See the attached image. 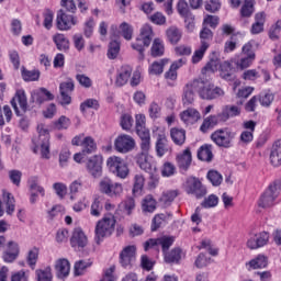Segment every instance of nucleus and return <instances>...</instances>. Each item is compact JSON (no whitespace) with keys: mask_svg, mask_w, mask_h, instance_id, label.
I'll return each mask as SVG.
<instances>
[{"mask_svg":"<svg viewBox=\"0 0 281 281\" xmlns=\"http://www.w3.org/2000/svg\"><path fill=\"white\" fill-rule=\"evenodd\" d=\"M240 106L238 105H224L221 113L210 115L209 117L204 119L202 125L200 126V131L202 133H207L210 128H214V126H218V124H224V122H227V120L232 117H238V115H240Z\"/></svg>","mask_w":281,"mask_h":281,"instance_id":"obj_1","label":"nucleus"},{"mask_svg":"<svg viewBox=\"0 0 281 281\" xmlns=\"http://www.w3.org/2000/svg\"><path fill=\"white\" fill-rule=\"evenodd\" d=\"M61 5L65 10L60 9L57 13L56 25L57 30L61 32H66L67 30H71L74 25L78 24V18L74 16L76 14V2L74 0H61ZM70 12L71 14L67 13Z\"/></svg>","mask_w":281,"mask_h":281,"instance_id":"obj_2","label":"nucleus"},{"mask_svg":"<svg viewBox=\"0 0 281 281\" xmlns=\"http://www.w3.org/2000/svg\"><path fill=\"white\" fill-rule=\"evenodd\" d=\"M194 91H196L202 100H216L225 95L223 89L215 87L207 80L194 79L193 80Z\"/></svg>","mask_w":281,"mask_h":281,"instance_id":"obj_3","label":"nucleus"},{"mask_svg":"<svg viewBox=\"0 0 281 281\" xmlns=\"http://www.w3.org/2000/svg\"><path fill=\"white\" fill-rule=\"evenodd\" d=\"M115 216L113 214H108L98 221L94 229V240L97 245H100L102 240L109 238L115 232Z\"/></svg>","mask_w":281,"mask_h":281,"instance_id":"obj_4","label":"nucleus"},{"mask_svg":"<svg viewBox=\"0 0 281 281\" xmlns=\"http://www.w3.org/2000/svg\"><path fill=\"white\" fill-rule=\"evenodd\" d=\"M280 192L281 181L274 180L260 195L258 200V207H262V210H267V207H273L276 205V199L280 196Z\"/></svg>","mask_w":281,"mask_h":281,"instance_id":"obj_5","label":"nucleus"},{"mask_svg":"<svg viewBox=\"0 0 281 281\" xmlns=\"http://www.w3.org/2000/svg\"><path fill=\"white\" fill-rule=\"evenodd\" d=\"M154 36L155 33L153 32V26H150L149 24L143 25L139 35L131 45L132 49L138 52L140 56H144V52H146V47H150Z\"/></svg>","mask_w":281,"mask_h":281,"instance_id":"obj_6","label":"nucleus"},{"mask_svg":"<svg viewBox=\"0 0 281 281\" xmlns=\"http://www.w3.org/2000/svg\"><path fill=\"white\" fill-rule=\"evenodd\" d=\"M106 167L119 179H126L131 175L128 162L119 156H110L106 159Z\"/></svg>","mask_w":281,"mask_h":281,"instance_id":"obj_7","label":"nucleus"},{"mask_svg":"<svg viewBox=\"0 0 281 281\" xmlns=\"http://www.w3.org/2000/svg\"><path fill=\"white\" fill-rule=\"evenodd\" d=\"M212 142L220 148H232L234 146V139H236V132L229 128H220L212 133Z\"/></svg>","mask_w":281,"mask_h":281,"instance_id":"obj_8","label":"nucleus"},{"mask_svg":"<svg viewBox=\"0 0 281 281\" xmlns=\"http://www.w3.org/2000/svg\"><path fill=\"white\" fill-rule=\"evenodd\" d=\"M183 188L187 194H192L195 199H203L207 194V188L194 176L187 178Z\"/></svg>","mask_w":281,"mask_h":281,"instance_id":"obj_9","label":"nucleus"},{"mask_svg":"<svg viewBox=\"0 0 281 281\" xmlns=\"http://www.w3.org/2000/svg\"><path fill=\"white\" fill-rule=\"evenodd\" d=\"M137 260V246H125L119 255V263L123 269H133V265Z\"/></svg>","mask_w":281,"mask_h":281,"instance_id":"obj_10","label":"nucleus"},{"mask_svg":"<svg viewBox=\"0 0 281 281\" xmlns=\"http://www.w3.org/2000/svg\"><path fill=\"white\" fill-rule=\"evenodd\" d=\"M135 138L128 134H120L114 139V150L121 155H126L135 149Z\"/></svg>","mask_w":281,"mask_h":281,"instance_id":"obj_11","label":"nucleus"},{"mask_svg":"<svg viewBox=\"0 0 281 281\" xmlns=\"http://www.w3.org/2000/svg\"><path fill=\"white\" fill-rule=\"evenodd\" d=\"M99 190L101 194L113 198L120 196L124 192V187L122 183L113 182L110 178H103L99 183Z\"/></svg>","mask_w":281,"mask_h":281,"instance_id":"obj_12","label":"nucleus"},{"mask_svg":"<svg viewBox=\"0 0 281 281\" xmlns=\"http://www.w3.org/2000/svg\"><path fill=\"white\" fill-rule=\"evenodd\" d=\"M11 106L18 116L23 115V113H27V95L25 94V90H16L11 100Z\"/></svg>","mask_w":281,"mask_h":281,"instance_id":"obj_13","label":"nucleus"},{"mask_svg":"<svg viewBox=\"0 0 281 281\" xmlns=\"http://www.w3.org/2000/svg\"><path fill=\"white\" fill-rule=\"evenodd\" d=\"M161 247L162 254H166L170 249L171 245H175V237L172 236H162L159 238H150L144 244L145 251L153 249V247Z\"/></svg>","mask_w":281,"mask_h":281,"instance_id":"obj_14","label":"nucleus"},{"mask_svg":"<svg viewBox=\"0 0 281 281\" xmlns=\"http://www.w3.org/2000/svg\"><path fill=\"white\" fill-rule=\"evenodd\" d=\"M102 164H104L102 155L91 156L86 162V170L91 177L98 179L102 177Z\"/></svg>","mask_w":281,"mask_h":281,"instance_id":"obj_15","label":"nucleus"},{"mask_svg":"<svg viewBox=\"0 0 281 281\" xmlns=\"http://www.w3.org/2000/svg\"><path fill=\"white\" fill-rule=\"evenodd\" d=\"M135 162L140 170L147 172L148 175H153V172H157V162L150 157L149 154H138L135 156Z\"/></svg>","mask_w":281,"mask_h":281,"instance_id":"obj_16","label":"nucleus"},{"mask_svg":"<svg viewBox=\"0 0 281 281\" xmlns=\"http://www.w3.org/2000/svg\"><path fill=\"white\" fill-rule=\"evenodd\" d=\"M75 89L76 83L71 78H67L59 85V93L61 95L60 104L63 106L69 105V103L71 102V93H74Z\"/></svg>","mask_w":281,"mask_h":281,"instance_id":"obj_17","label":"nucleus"},{"mask_svg":"<svg viewBox=\"0 0 281 281\" xmlns=\"http://www.w3.org/2000/svg\"><path fill=\"white\" fill-rule=\"evenodd\" d=\"M271 238V234L267 231L259 232L255 234L254 237H250L247 240L248 249H260V247H266L269 245V239Z\"/></svg>","mask_w":281,"mask_h":281,"instance_id":"obj_18","label":"nucleus"},{"mask_svg":"<svg viewBox=\"0 0 281 281\" xmlns=\"http://www.w3.org/2000/svg\"><path fill=\"white\" fill-rule=\"evenodd\" d=\"M87 243H89V239L87 238L85 231L80 227L75 228L70 237V247H72V249H85Z\"/></svg>","mask_w":281,"mask_h":281,"instance_id":"obj_19","label":"nucleus"},{"mask_svg":"<svg viewBox=\"0 0 281 281\" xmlns=\"http://www.w3.org/2000/svg\"><path fill=\"white\" fill-rule=\"evenodd\" d=\"M156 156L161 158L167 153H172V147L168 144V137L165 133L157 134L155 143Z\"/></svg>","mask_w":281,"mask_h":281,"instance_id":"obj_20","label":"nucleus"},{"mask_svg":"<svg viewBox=\"0 0 281 281\" xmlns=\"http://www.w3.org/2000/svg\"><path fill=\"white\" fill-rule=\"evenodd\" d=\"M176 161L180 172H188L190 166H192V151L190 150V147H187L182 153L178 154Z\"/></svg>","mask_w":281,"mask_h":281,"instance_id":"obj_21","label":"nucleus"},{"mask_svg":"<svg viewBox=\"0 0 281 281\" xmlns=\"http://www.w3.org/2000/svg\"><path fill=\"white\" fill-rule=\"evenodd\" d=\"M133 76V67L123 65L116 70L115 86L124 87Z\"/></svg>","mask_w":281,"mask_h":281,"instance_id":"obj_22","label":"nucleus"},{"mask_svg":"<svg viewBox=\"0 0 281 281\" xmlns=\"http://www.w3.org/2000/svg\"><path fill=\"white\" fill-rule=\"evenodd\" d=\"M19 254H21L19 244L11 240L7 244V249L2 255V260H4V262H14V260L19 258Z\"/></svg>","mask_w":281,"mask_h":281,"instance_id":"obj_23","label":"nucleus"},{"mask_svg":"<svg viewBox=\"0 0 281 281\" xmlns=\"http://www.w3.org/2000/svg\"><path fill=\"white\" fill-rule=\"evenodd\" d=\"M270 164L274 168H280L281 166V138L273 142L270 148L269 155Z\"/></svg>","mask_w":281,"mask_h":281,"instance_id":"obj_24","label":"nucleus"},{"mask_svg":"<svg viewBox=\"0 0 281 281\" xmlns=\"http://www.w3.org/2000/svg\"><path fill=\"white\" fill-rule=\"evenodd\" d=\"M180 120H182L187 126H190L201 120V113L196 109L189 108L180 113Z\"/></svg>","mask_w":281,"mask_h":281,"instance_id":"obj_25","label":"nucleus"},{"mask_svg":"<svg viewBox=\"0 0 281 281\" xmlns=\"http://www.w3.org/2000/svg\"><path fill=\"white\" fill-rule=\"evenodd\" d=\"M265 23H267V14L265 12L256 13L255 22L250 27V34H262V32H265Z\"/></svg>","mask_w":281,"mask_h":281,"instance_id":"obj_26","label":"nucleus"},{"mask_svg":"<svg viewBox=\"0 0 281 281\" xmlns=\"http://www.w3.org/2000/svg\"><path fill=\"white\" fill-rule=\"evenodd\" d=\"M269 266V258L265 255H258L250 261L246 262V268L248 271L256 269H267Z\"/></svg>","mask_w":281,"mask_h":281,"instance_id":"obj_27","label":"nucleus"},{"mask_svg":"<svg viewBox=\"0 0 281 281\" xmlns=\"http://www.w3.org/2000/svg\"><path fill=\"white\" fill-rule=\"evenodd\" d=\"M55 270L57 278L63 280L69 276V271H71V263H69V260L66 258L58 259L55 263Z\"/></svg>","mask_w":281,"mask_h":281,"instance_id":"obj_28","label":"nucleus"},{"mask_svg":"<svg viewBox=\"0 0 281 281\" xmlns=\"http://www.w3.org/2000/svg\"><path fill=\"white\" fill-rule=\"evenodd\" d=\"M182 254L183 250L181 248L175 247L170 251L164 252V260L167 265H179Z\"/></svg>","mask_w":281,"mask_h":281,"instance_id":"obj_29","label":"nucleus"},{"mask_svg":"<svg viewBox=\"0 0 281 281\" xmlns=\"http://www.w3.org/2000/svg\"><path fill=\"white\" fill-rule=\"evenodd\" d=\"M186 63H188L186 58H180L173 61L170 65V68L168 69V71L165 72L166 80H172V81L177 80L178 78L177 71H179V69H181V67L186 65Z\"/></svg>","mask_w":281,"mask_h":281,"instance_id":"obj_30","label":"nucleus"},{"mask_svg":"<svg viewBox=\"0 0 281 281\" xmlns=\"http://www.w3.org/2000/svg\"><path fill=\"white\" fill-rule=\"evenodd\" d=\"M53 43H55L58 52H69L70 43L69 38L63 33H56L53 35Z\"/></svg>","mask_w":281,"mask_h":281,"instance_id":"obj_31","label":"nucleus"},{"mask_svg":"<svg viewBox=\"0 0 281 281\" xmlns=\"http://www.w3.org/2000/svg\"><path fill=\"white\" fill-rule=\"evenodd\" d=\"M170 63L169 58H162L160 60L154 61L149 67H148V74L149 76H161L164 74V68L166 65Z\"/></svg>","mask_w":281,"mask_h":281,"instance_id":"obj_32","label":"nucleus"},{"mask_svg":"<svg viewBox=\"0 0 281 281\" xmlns=\"http://www.w3.org/2000/svg\"><path fill=\"white\" fill-rule=\"evenodd\" d=\"M213 146L210 144H204L198 149V159L200 161H206L210 164L214 159V154L212 153Z\"/></svg>","mask_w":281,"mask_h":281,"instance_id":"obj_33","label":"nucleus"},{"mask_svg":"<svg viewBox=\"0 0 281 281\" xmlns=\"http://www.w3.org/2000/svg\"><path fill=\"white\" fill-rule=\"evenodd\" d=\"M150 54L153 58H161L166 54V45L164 40L156 37L151 44Z\"/></svg>","mask_w":281,"mask_h":281,"instance_id":"obj_34","label":"nucleus"},{"mask_svg":"<svg viewBox=\"0 0 281 281\" xmlns=\"http://www.w3.org/2000/svg\"><path fill=\"white\" fill-rule=\"evenodd\" d=\"M234 66H232V63L229 61H224L220 66V76L221 78H223V80H228L229 82H232V80L236 78L234 76Z\"/></svg>","mask_w":281,"mask_h":281,"instance_id":"obj_35","label":"nucleus"},{"mask_svg":"<svg viewBox=\"0 0 281 281\" xmlns=\"http://www.w3.org/2000/svg\"><path fill=\"white\" fill-rule=\"evenodd\" d=\"M256 0H244V4L240 8L239 14L241 19H250L256 12Z\"/></svg>","mask_w":281,"mask_h":281,"instance_id":"obj_36","label":"nucleus"},{"mask_svg":"<svg viewBox=\"0 0 281 281\" xmlns=\"http://www.w3.org/2000/svg\"><path fill=\"white\" fill-rule=\"evenodd\" d=\"M170 137L176 146H183L186 144V130L172 127L170 130Z\"/></svg>","mask_w":281,"mask_h":281,"instance_id":"obj_37","label":"nucleus"},{"mask_svg":"<svg viewBox=\"0 0 281 281\" xmlns=\"http://www.w3.org/2000/svg\"><path fill=\"white\" fill-rule=\"evenodd\" d=\"M166 36L171 45H177L183 38V32L177 26H171L166 31Z\"/></svg>","mask_w":281,"mask_h":281,"instance_id":"obj_38","label":"nucleus"},{"mask_svg":"<svg viewBox=\"0 0 281 281\" xmlns=\"http://www.w3.org/2000/svg\"><path fill=\"white\" fill-rule=\"evenodd\" d=\"M214 40V33L206 26H203L200 31V45L210 49L212 41Z\"/></svg>","mask_w":281,"mask_h":281,"instance_id":"obj_39","label":"nucleus"},{"mask_svg":"<svg viewBox=\"0 0 281 281\" xmlns=\"http://www.w3.org/2000/svg\"><path fill=\"white\" fill-rule=\"evenodd\" d=\"M81 150L86 155H93L95 150H98V144L95 143V139L91 136H86L82 139Z\"/></svg>","mask_w":281,"mask_h":281,"instance_id":"obj_40","label":"nucleus"},{"mask_svg":"<svg viewBox=\"0 0 281 281\" xmlns=\"http://www.w3.org/2000/svg\"><path fill=\"white\" fill-rule=\"evenodd\" d=\"M142 210L145 214H153L157 210V200L151 194L146 195L142 202Z\"/></svg>","mask_w":281,"mask_h":281,"instance_id":"obj_41","label":"nucleus"},{"mask_svg":"<svg viewBox=\"0 0 281 281\" xmlns=\"http://www.w3.org/2000/svg\"><path fill=\"white\" fill-rule=\"evenodd\" d=\"M194 81L191 83H187L184 89H183V95H182V102L183 104H186L187 106H189V104H193L194 102Z\"/></svg>","mask_w":281,"mask_h":281,"instance_id":"obj_42","label":"nucleus"},{"mask_svg":"<svg viewBox=\"0 0 281 281\" xmlns=\"http://www.w3.org/2000/svg\"><path fill=\"white\" fill-rule=\"evenodd\" d=\"M22 79L24 82H36L41 78V71L40 70H27L25 66H22L21 69Z\"/></svg>","mask_w":281,"mask_h":281,"instance_id":"obj_43","label":"nucleus"},{"mask_svg":"<svg viewBox=\"0 0 281 281\" xmlns=\"http://www.w3.org/2000/svg\"><path fill=\"white\" fill-rule=\"evenodd\" d=\"M144 183H146V178H144V175L138 173L134 177L132 190L134 196H142V192H144Z\"/></svg>","mask_w":281,"mask_h":281,"instance_id":"obj_44","label":"nucleus"},{"mask_svg":"<svg viewBox=\"0 0 281 281\" xmlns=\"http://www.w3.org/2000/svg\"><path fill=\"white\" fill-rule=\"evenodd\" d=\"M52 126L55 131H67L71 126V120L66 115H61L52 123Z\"/></svg>","mask_w":281,"mask_h":281,"instance_id":"obj_45","label":"nucleus"},{"mask_svg":"<svg viewBox=\"0 0 281 281\" xmlns=\"http://www.w3.org/2000/svg\"><path fill=\"white\" fill-rule=\"evenodd\" d=\"M2 201L5 205L7 214H9V215L14 214V207H15L14 195H12V193H10V192L3 191Z\"/></svg>","mask_w":281,"mask_h":281,"instance_id":"obj_46","label":"nucleus"},{"mask_svg":"<svg viewBox=\"0 0 281 281\" xmlns=\"http://www.w3.org/2000/svg\"><path fill=\"white\" fill-rule=\"evenodd\" d=\"M65 214V206L57 204L54 205L50 210L47 211V221H56V218H60Z\"/></svg>","mask_w":281,"mask_h":281,"instance_id":"obj_47","label":"nucleus"},{"mask_svg":"<svg viewBox=\"0 0 281 281\" xmlns=\"http://www.w3.org/2000/svg\"><path fill=\"white\" fill-rule=\"evenodd\" d=\"M93 265V261L91 259L88 260H79L75 263V276H83L85 271L89 269Z\"/></svg>","mask_w":281,"mask_h":281,"instance_id":"obj_48","label":"nucleus"},{"mask_svg":"<svg viewBox=\"0 0 281 281\" xmlns=\"http://www.w3.org/2000/svg\"><path fill=\"white\" fill-rule=\"evenodd\" d=\"M120 42L117 41H112L109 44V49H108V58L109 60H115V58H117V56H120Z\"/></svg>","mask_w":281,"mask_h":281,"instance_id":"obj_49","label":"nucleus"},{"mask_svg":"<svg viewBox=\"0 0 281 281\" xmlns=\"http://www.w3.org/2000/svg\"><path fill=\"white\" fill-rule=\"evenodd\" d=\"M102 210H104L102 200L100 198H94L90 209L91 216H95L97 218L100 217L102 215Z\"/></svg>","mask_w":281,"mask_h":281,"instance_id":"obj_50","label":"nucleus"},{"mask_svg":"<svg viewBox=\"0 0 281 281\" xmlns=\"http://www.w3.org/2000/svg\"><path fill=\"white\" fill-rule=\"evenodd\" d=\"M280 32H281V20H278L274 24H272L268 31V36L270 41H280Z\"/></svg>","mask_w":281,"mask_h":281,"instance_id":"obj_51","label":"nucleus"},{"mask_svg":"<svg viewBox=\"0 0 281 281\" xmlns=\"http://www.w3.org/2000/svg\"><path fill=\"white\" fill-rule=\"evenodd\" d=\"M254 60L252 57H247L245 55H241L237 60H235V67H237L238 69H240L241 71L245 69H248V67L250 65H254Z\"/></svg>","mask_w":281,"mask_h":281,"instance_id":"obj_52","label":"nucleus"},{"mask_svg":"<svg viewBox=\"0 0 281 281\" xmlns=\"http://www.w3.org/2000/svg\"><path fill=\"white\" fill-rule=\"evenodd\" d=\"M167 218H168V215L164 213L156 214L151 220V232H157V229H159V227H161V225L166 223Z\"/></svg>","mask_w":281,"mask_h":281,"instance_id":"obj_53","label":"nucleus"},{"mask_svg":"<svg viewBox=\"0 0 281 281\" xmlns=\"http://www.w3.org/2000/svg\"><path fill=\"white\" fill-rule=\"evenodd\" d=\"M207 49H209L207 47L200 45L199 48L194 50V53L191 57V63L193 65H199V63H201V60H203Z\"/></svg>","mask_w":281,"mask_h":281,"instance_id":"obj_54","label":"nucleus"},{"mask_svg":"<svg viewBox=\"0 0 281 281\" xmlns=\"http://www.w3.org/2000/svg\"><path fill=\"white\" fill-rule=\"evenodd\" d=\"M37 281H52L53 276H52V268L46 267L45 269H38L35 271Z\"/></svg>","mask_w":281,"mask_h":281,"instance_id":"obj_55","label":"nucleus"},{"mask_svg":"<svg viewBox=\"0 0 281 281\" xmlns=\"http://www.w3.org/2000/svg\"><path fill=\"white\" fill-rule=\"evenodd\" d=\"M121 36L125 38V41L133 40V26L126 22L120 24Z\"/></svg>","mask_w":281,"mask_h":281,"instance_id":"obj_56","label":"nucleus"},{"mask_svg":"<svg viewBox=\"0 0 281 281\" xmlns=\"http://www.w3.org/2000/svg\"><path fill=\"white\" fill-rule=\"evenodd\" d=\"M26 262L31 267V269H34L36 267V262H38V248L33 247L26 257Z\"/></svg>","mask_w":281,"mask_h":281,"instance_id":"obj_57","label":"nucleus"},{"mask_svg":"<svg viewBox=\"0 0 281 281\" xmlns=\"http://www.w3.org/2000/svg\"><path fill=\"white\" fill-rule=\"evenodd\" d=\"M206 178L212 183V186H221L223 183V176L216 170H210Z\"/></svg>","mask_w":281,"mask_h":281,"instance_id":"obj_58","label":"nucleus"},{"mask_svg":"<svg viewBox=\"0 0 281 281\" xmlns=\"http://www.w3.org/2000/svg\"><path fill=\"white\" fill-rule=\"evenodd\" d=\"M87 109H94V111H98V109H100V102L95 99H87L80 104L81 113H85Z\"/></svg>","mask_w":281,"mask_h":281,"instance_id":"obj_59","label":"nucleus"},{"mask_svg":"<svg viewBox=\"0 0 281 281\" xmlns=\"http://www.w3.org/2000/svg\"><path fill=\"white\" fill-rule=\"evenodd\" d=\"M216 205H218V198L216 194H210L201 202V206L205 210H210V207H216Z\"/></svg>","mask_w":281,"mask_h":281,"instance_id":"obj_60","label":"nucleus"},{"mask_svg":"<svg viewBox=\"0 0 281 281\" xmlns=\"http://www.w3.org/2000/svg\"><path fill=\"white\" fill-rule=\"evenodd\" d=\"M148 20L150 21V23H154V25H166V15H164V13L159 11L149 15Z\"/></svg>","mask_w":281,"mask_h":281,"instance_id":"obj_61","label":"nucleus"},{"mask_svg":"<svg viewBox=\"0 0 281 281\" xmlns=\"http://www.w3.org/2000/svg\"><path fill=\"white\" fill-rule=\"evenodd\" d=\"M177 196H179V192L167 191L162 194V196L160 198V201L161 203H164V205H170V203H172V201H175Z\"/></svg>","mask_w":281,"mask_h":281,"instance_id":"obj_62","label":"nucleus"},{"mask_svg":"<svg viewBox=\"0 0 281 281\" xmlns=\"http://www.w3.org/2000/svg\"><path fill=\"white\" fill-rule=\"evenodd\" d=\"M199 249H207L210 256H218V248L212 247V240L210 239L202 240Z\"/></svg>","mask_w":281,"mask_h":281,"instance_id":"obj_63","label":"nucleus"},{"mask_svg":"<svg viewBox=\"0 0 281 281\" xmlns=\"http://www.w3.org/2000/svg\"><path fill=\"white\" fill-rule=\"evenodd\" d=\"M177 170V167H175V164L167 161L162 165L161 175L162 177H172Z\"/></svg>","mask_w":281,"mask_h":281,"instance_id":"obj_64","label":"nucleus"}]
</instances>
